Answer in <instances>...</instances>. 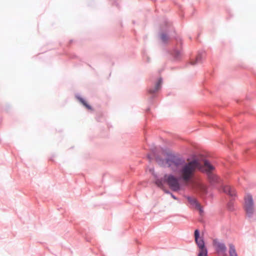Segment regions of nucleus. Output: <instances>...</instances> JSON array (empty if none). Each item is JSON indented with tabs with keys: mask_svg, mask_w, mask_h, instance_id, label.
Returning a JSON list of instances; mask_svg holds the SVG:
<instances>
[{
	"mask_svg": "<svg viewBox=\"0 0 256 256\" xmlns=\"http://www.w3.org/2000/svg\"><path fill=\"white\" fill-rule=\"evenodd\" d=\"M201 165L198 160H193L182 166L180 170L181 178L185 182H188L194 176L197 168H200Z\"/></svg>",
	"mask_w": 256,
	"mask_h": 256,
	"instance_id": "1",
	"label": "nucleus"
},
{
	"mask_svg": "<svg viewBox=\"0 0 256 256\" xmlns=\"http://www.w3.org/2000/svg\"><path fill=\"white\" fill-rule=\"evenodd\" d=\"M164 183H166L169 187L174 191L180 190V184L178 178L172 174H165L162 180H157L156 184L159 187H162Z\"/></svg>",
	"mask_w": 256,
	"mask_h": 256,
	"instance_id": "2",
	"label": "nucleus"
},
{
	"mask_svg": "<svg viewBox=\"0 0 256 256\" xmlns=\"http://www.w3.org/2000/svg\"><path fill=\"white\" fill-rule=\"evenodd\" d=\"M200 234L198 230L194 231V238L196 244L199 248L198 256H207L208 251L205 247L204 243L202 239L198 240Z\"/></svg>",
	"mask_w": 256,
	"mask_h": 256,
	"instance_id": "3",
	"label": "nucleus"
},
{
	"mask_svg": "<svg viewBox=\"0 0 256 256\" xmlns=\"http://www.w3.org/2000/svg\"><path fill=\"white\" fill-rule=\"evenodd\" d=\"M244 209L248 216H251L254 212V202L252 196L246 195L244 198Z\"/></svg>",
	"mask_w": 256,
	"mask_h": 256,
	"instance_id": "4",
	"label": "nucleus"
},
{
	"mask_svg": "<svg viewBox=\"0 0 256 256\" xmlns=\"http://www.w3.org/2000/svg\"><path fill=\"white\" fill-rule=\"evenodd\" d=\"M204 169L209 173L208 178L212 183L218 182V176L212 174L210 173L214 169V167L207 160L204 162Z\"/></svg>",
	"mask_w": 256,
	"mask_h": 256,
	"instance_id": "5",
	"label": "nucleus"
},
{
	"mask_svg": "<svg viewBox=\"0 0 256 256\" xmlns=\"http://www.w3.org/2000/svg\"><path fill=\"white\" fill-rule=\"evenodd\" d=\"M213 245L218 254L226 255V248L224 243L214 239L213 240Z\"/></svg>",
	"mask_w": 256,
	"mask_h": 256,
	"instance_id": "6",
	"label": "nucleus"
},
{
	"mask_svg": "<svg viewBox=\"0 0 256 256\" xmlns=\"http://www.w3.org/2000/svg\"><path fill=\"white\" fill-rule=\"evenodd\" d=\"M164 162V164H163L164 166L170 167L174 171L177 170L178 166V160L174 159H168Z\"/></svg>",
	"mask_w": 256,
	"mask_h": 256,
	"instance_id": "7",
	"label": "nucleus"
},
{
	"mask_svg": "<svg viewBox=\"0 0 256 256\" xmlns=\"http://www.w3.org/2000/svg\"><path fill=\"white\" fill-rule=\"evenodd\" d=\"M188 200L191 204L195 205L196 208L199 210L200 214L202 212V210L200 207V204L196 200L195 198L188 197Z\"/></svg>",
	"mask_w": 256,
	"mask_h": 256,
	"instance_id": "8",
	"label": "nucleus"
},
{
	"mask_svg": "<svg viewBox=\"0 0 256 256\" xmlns=\"http://www.w3.org/2000/svg\"><path fill=\"white\" fill-rule=\"evenodd\" d=\"M223 191L224 192L228 194L231 196H235L234 190L230 188V186H224Z\"/></svg>",
	"mask_w": 256,
	"mask_h": 256,
	"instance_id": "9",
	"label": "nucleus"
},
{
	"mask_svg": "<svg viewBox=\"0 0 256 256\" xmlns=\"http://www.w3.org/2000/svg\"><path fill=\"white\" fill-rule=\"evenodd\" d=\"M161 84H162V79L160 78L158 80V82H156L154 88H150L149 90H148L150 94H154V93L156 92L160 88Z\"/></svg>",
	"mask_w": 256,
	"mask_h": 256,
	"instance_id": "10",
	"label": "nucleus"
},
{
	"mask_svg": "<svg viewBox=\"0 0 256 256\" xmlns=\"http://www.w3.org/2000/svg\"><path fill=\"white\" fill-rule=\"evenodd\" d=\"M196 188L202 193H206V186L202 183H198L196 185Z\"/></svg>",
	"mask_w": 256,
	"mask_h": 256,
	"instance_id": "11",
	"label": "nucleus"
},
{
	"mask_svg": "<svg viewBox=\"0 0 256 256\" xmlns=\"http://www.w3.org/2000/svg\"><path fill=\"white\" fill-rule=\"evenodd\" d=\"M229 254L230 256H238L235 248L232 244L230 245Z\"/></svg>",
	"mask_w": 256,
	"mask_h": 256,
	"instance_id": "12",
	"label": "nucleus"
},
{
	"mask_svg": "<svg viewBox=\"0 0 256 256\" xmlns=\"http://www.w3.org/2000/svg\"><path fill=\"white\" fill-rule=\"evenodd\" d=\"M78 100L80 102H82L84 106L90 110L91 106L88 105L86 102L82 98H79Z\"/></svg>",
	"mask_w": 256,
	"mask_h": 256,
	"instance_id": "13",
	"label": "nucleus"
},
{
	"mask_svg": "<svg viewBox=\"0 0 256 256\" xmlns=\"http://www.w3.org/2000/svg\"><path fill=\"white\" fill-rule=\"evenodd\" d=\"M202 58V56L200 55H198L196 56V61L194 62H191L192 64H196L200 62Z\"/></svg>",
	"mask_w": 256,
	"mask_h": 256,
	"instance_id": "14",
	"label": "nucleus"
},
{
	"mask_svg": "<svg viewBox=\"0 0 256 256\" xmlns=\"http://www.w3.org/2000/svg\"><path fill=\"white\" fill-rule=\"evenodd\" d=\"M161 38L164 42H166L168 40V37L164 34L161 36Z\"/></svg>",
	"mask_w": 256,
	"mask_h": 256,
	"instance_id": "15",
	"label": "nucleus"
},
{
	"mask_svg": "<svg viewBox=\"0 0 256 256\" xmlns=\"http://www.w3.org/2000/svg\"><path fill=\"white\" fill-rule=\"evenodd\" d=\"M172 198H174V199H176V198L174 197V196L173 195H172Z\"/></svg>",
	"mask_w": 256,
	"mask_h": 256,
	"instance_id": "16",
	"label": "nucleus"
}]
</instances>
